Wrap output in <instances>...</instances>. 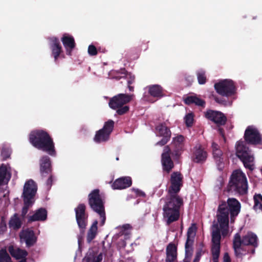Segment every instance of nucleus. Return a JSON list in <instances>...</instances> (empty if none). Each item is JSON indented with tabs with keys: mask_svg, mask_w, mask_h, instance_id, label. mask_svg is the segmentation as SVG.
Segmentation results:
<instances>
[{
	"mask_svg": "<svg viewBox=\"0 0 262 262\" xmlns=\"http://www.w3.org/2000/svg\"><path fill=\"white\" fill-rule=\"evenodd\" d=\"M228 206L225 203L220 205L218 210L217 224H214L212 227V254L213 262H218V258L220 252V231L223 236L228 234L229 223V211H230L231 220L237 215L241 209V204L235 199H229L228 200Z\"/></svg>",
	"mask_w": 262,
	"mask_h": 262,
	"instance_id": "f257e3e1",
	"label": "nucleus"
},
{
	"mask_svg": "<svg viewBox=\"0 0 262 262\" xmlns=\"http://www.w3.org/2000/svg\"><path fill=\"white\" fill-rule=\"evenodd\" d=\"M170 184L163 208L164 217L166 219L168 224L178 220L180 208L183 204V200L177 194L182 186V176L180 172L171 174Z\"/></svg>",
	"mask_w": 262,
	"mask_h": 262,
	"instance_id": "f03ea898",
	"label": "nucleus"
},
{
	"mask_svg": "<svg viewBox=\"0 0 262 262\" xmlns=\"http://www.w3.org/2000/svg\"><path fill=\"white\" fill-rule=\"evenodd\" d=\"M29 141L37 149L46 151L51 156L56 155L53 141L46 131L35 130L31 132Z\"/></svg>",
	"mask_w": 262,
	"mask_h": 262,
	"instance_id": "7ed1b4c3",
	"label": "nucleus"
},
{
	"mask_svg": "<svg viewBox=\"0 0 262 262\" xmlns=\"http://www.w3.org/2000/svg\"><path fill=\"white\" fill-rule=\"evenodd\" d=\"M247 190L248 183L245 174L241 170L233 171L229 182L228 190L244 194Z\"/></svg>",
	"mask_w": 262,
	"mask_h": 262,
	"instance_id": "20e7f679",
	"label": "nucleus"
},
{
	"mask_svg": "<svg viewBox=\"0 0 262 262\" xmlns=\"http://www.w3.org/2000/svg\"><path fill=\"white\" fill-rule=\"evenodd\" d=\"M37 186L32 180L26 182L24 186L23 196L24 198V207L23 208L22 214L25 215L28 208L34 203V197L37 192Z\"/></svg>",
	"mask_w": 262,
	"mask_h": 262,
	"instance_id": "39448f33",
	"label": "nucleus"
},
{
	"mask_svg": "<svg viewBox=\"0 0 262 262\" xmlns=\"http://www.w3.org/2000/svg\"><path fill=\"white\" fill-rule=\"evenodd\" d=\"M236 155L247 168L252 170L254 168V158L253 154L246 146L244 141H238L235 145Z\"/></svg>",
	"mask_w": 262,
	"mask_h": 262,
	"instance_id": "423d86ee",
	"label": "nucleus"
},
{
	"mask_svg": "<svg viewBox=\"0 0 262 262\" xmlns=\"http://www.w3.org/2000/svg\"><path fill=\"white\" fill-rule=\"evenodd\" d=\"M89 203L92 209L100 216V226H103L105 222L104 203L98 189L94 190L89 195Z\"/></svg>",
	"mask_w": 262,
	"mask_h": 262,
	"instance_id": "0eeeda50",
	"label": "nucleus"
},
{
	"mask_svg": "<svg viewBox=\"0 0 262 262\" xmlns=\"http://www.w3.org/2000/svg\"><path fill=\"white\" fill-rule=\"evenodd\" d=\"M214 89L219 94L227 97L233 96L236 91L235 83L231 79L219 80L214 84Z\"/></svg>",
	"mask_w": 262,
	"mask_h": 262,
	"instance_id": "6e6552de",
	"label": "nucleus"
},
{
	"mask_svg": "<svg viewBox=\"0 0 262 262\" xmlns=\"http://www.w3.org/2000/svg\"><path fill=\"white\" fill-rule=\"evenodd\" d=\"M132 100V96L120 94L112 98L109 102L111 108L116 110L117 113L119 115H122L129 110V107L127 105L123 106Z\"/></svg>",
	"mask_w": 262,
	"mask_h": 262,
	"instance_id": "1a4fd4ad",
	"label": "nucleus"
},
{
	"mask_svg": "<svg viewBox=\"0 0 262 262\" xmlns=\"http://www.w3.org/2000/svg\"><path fill=\"white\" fill-rule=\"evenodd\" d=\"M251 245L256 246L257 245V236L252 233H248L247 235L243 237L242 241L239 234L237 233L234 236L233 240V247L235 253L237 256L239 254L241 246L242 245Z\"/></svg>",
	"mask_w": 262,
	"mask_h": 262,
	"instance_id": "9d476101",
	"label": "nucleus"
},
{
	"mask_svg": "<svg viewBox=\"0 0 262 262\" xmlns=\"http://www.w3.org/2000/svg\"><path fill=\"white\" fill-rule=\"evenodd\" d=\"M113 127L114 122L112 120L105 122L103 128L96 132L94 141L97 143H101L108 140Z\"/></svg>",
	"mask_w": 262,
	"mask_h": 262,
	"instance_id": "9b49d317",
	"label": "nucleus"
},
{
	"mask_svg": "<svg viewBox=\"0 0 262 262\" xmlns=\"http://www.w3.org/2000/svg\"><path fill=\"white\" fill-rule=\"evenodd\" d=\"M166 124V122L161 123L157 125L156 127L157 136L162 137V140L156 143L157 145L163 146L165 145L170 138L171 132Z\"/></svg>",
	"mask_w": 262,
	"mask_h": 262,
	"instance_id": "f8f14e48",
	"label": "nucleus"
},
{
	"mask_svg": "<svg viewBox=\"0 0 262 262\" xmlns=\"http://www.w3.org/2000/svg\"><path fill=\"white\" fill-rule=\"evenodd\" d=\"M245 138L247 142L253 144H260L261 141L258 130L253 126H249L247 128L245 133Z\"/></svg>",
	"mask_w": 262,
	"mask_h": 262,
	"instance_id": "ddd939ff",
	"label": "nucleus"
},
{
	"mask_svg": "<svg viewBox=\"0 0 262 262\" xmlns=\"http://www.w3.org/2000/svg\"><path fill=\"white\" fill-rule=\"evenodd\" d=\"M205 117L219 125L224 124L226 121L224 115L218 111L209 110L206 112Z\"/></svg>",
	"mask_w": 262,
	"mask_h": 262,
	"instance_id": "4468645a",
	"label": "nucleus"
},
{
	"mask_svg": "<svg viewBox=\"0 0 262 262\" xmlns=\"http://www.w3.org/2000/svg\"><path fill=\"white\" fill-rule=\"evenodd\" d=\"M85 207L83 204H80L75 209L76 220L80 228L83 229L86 225L87 216L85 213Z\"/></svg>",
	"mask_w": 262,
	"mask_h": 262,
	"instance_id": "2eb2a0df",
	"label": "nucleus"
},
{
	"mask_svg": "<svg viewBox=\"0 0 262 262\" xmlns=\"http://www.w3.org/2000/svg\"><path fill=\"white\" fill-rule=\"evenodd\" d=\"M170 149L168 146H166L162 155V164L163 169L168 172L173 168V164L170 157Z\"/></svg>",
	"mask_w": 262,
	"mask_h": 262,
	"instance_id": "dca6fc26",
	"label": "nucleus"
},
{
	"mask_svg": "<svg viewBox=\"0 0 262 262\" xmlns=\"http://www.w3.org/2000/svg\"><path fill=\"white\" fill-rule=\"evenodd\" d=\"M213 158L215 161L217 168L221 170L224 167V160L222 157V152L219 149L217 144L213 142L212 144Z\"/></svg>",
	"mask_w": 262,
	"mask_h": 262,
	"instance_id": "f3484780",
	"label": "nucleus"
},
{
	"mask_svg": "<svg viewBox=\"0 0 262 262\" xmlns=\"http://www.w3.org/2000/svg\"><path fill=\"white\" fill-rule=\"evenodd\" d=\"M206 151L200 145H196L193 150V161L196 163L204 162L207 158Z\"/></svg>",
	"mask_w": 262,
	"mask_h": 262,
	"instance_id": "a211bd4d",
	"label": "nucleus"
},
{
	"mask_svg": "<svg viewBox=\"0 0 262 262\" xmlns=\"http://www.w3.org/2000/svg\"><path fill=\"white\" fill-rule=\"evenodd\" d=\"M61 40L66 49L67 54L71 55L72 52L75 47L73 37L68 34H64L61 38Z\"/></svg>",
	"mask_w": 262,
	"mask_h": 262,
	"instance_id": "6ab92c4d",
	"label": "nucleus"
},
{
	"mask_svg": "<svg viewBox=\"0 0 262 262\" xmlns=\"http://www.w3.org/2000/svg\"><path fill=\"white\" fill-rule=\"evenodd\" d=\"M20 238L21 242L26 243L27 246L33 245L36 241V237L34 232L31 229L24 230L20 234Z\"/></svg>",
	"mask_w": 262,
	"mask_h": 262,
	"instance_id": "aec40b11",
	"label": "nucleus"
},
{
	"mask_svg": "<svg viewBox=\"0 0 262 262\" xmlns=\"http://www.w3.org/2000/svg\"><path fill=\"white\" fill-rule=\"evenodd\" d=\"M40 171L42 177L50 174L52 169L50 158L48 156H43L40 160Z\"/></svg>",
	"mask_w": 262,
	"mask_h": 262,
	"instance_id": "412c9836",
	"label": "nucleus"
},
{
	"mask_svg": "<svg viewBox=\"0 0 262 262\" xmlns=\"http://www.w3.org/2000/svg\"><path fill=\"white\" fill-rule=\"evenodd\" d=\"M50 46L52 55L56 61L62 51V47L58 38L55 37H51L50 39Z\"/></svg>",
	"mask_w": 262,
	"mask_h": 262,
	"instance_id": "4be33fe9",
	"label": "nucleus"
},
{
	"mask_svg": "<svg viewBox=\"0 0 262 262\" xmlns=\"http://www.w3.org/2000/svg\"><path fill=\"white\" fill-rule=\"evenodd\" d=\"M132 185V179L129 177H122L117 179L112 184L113 189H123Z\"/></svg>",
	"mask_w": 262,
	"mask_h": 262,
	"instance_id": "5701e85b",
	"label": "nucleus"
},
{
	"mask_svg": "<svg viewBox=\"0 0 262 262\" xmlns=\"http://www.w3.org/2000/svg\"><path fill=\"white\" fill-rule=\"evenodd\" d=\"M10 167L8 165L2 164L0 166V185L6 184L11 178Z\"/></svg>",
	"mask_w": 262,
	"mask_h": 262,
	"instance_id": "b1692460",
	"label": "nucleus"
},
{
	"mask_svg": "<svg viewBox=\"0 0 262 262\" xmlns=\"http://www.w3.org/2000/svg\"><path fill=\"white\" fill-rule=\"evenodd\" d=\"M177 248L174 244H169L166 248V262H175L177 260Z\"/></svg>",
	"mask_w": 262,
	"mask_h": 262,
	"instance_id": "393cba45",
	"label": "nucleus"
},
{
	"mask_svg": "<svg viewBox=\"0 0 262 262\" xmlns=\"http://www.w3.org/2000/svg\"><path fill=\"white\" fill-rule=\"evenodd\" d=\"M8 250L11 255L16 259H21L25 258L27 255V252L24 250L13 247L9 246Z\"/></svg>",
	"mask_w": 262,
	"mask_h": 262,
	"instance_id": "a878e982",
	"label": "nucleus"
},
{
	"mask_svg": "<svg viewBox=\"0 0 262 262\" xmlns=\"http://www.w3.org/2000/svg\"><path fill=\"white\" fill-rule=\"evenodd\" d=\"M196 227L192 225L190 227L187 231V239L185 244L186 252H188L189 248L192 244L193 239L195 235Z\"/></svg>",
	"mask_w": 262,
	"mask_h": 262,
	"instance_id": "bb28decb",
	"label": "nucleus"
},
{
	"mask_svg": "<svg viewBox=\"0 0 262 262\" xmlns=\"http://www.w3.org/2000/svg\"><path fill=\"white\" fill-rule=\"evenodd\" d=\"M47 212L46 209L40 208L37 210L35 213L30 217L31 221H45L47 219Z\"/></svg>",
	"mask_w": 262,
	"mask_h": 262,
	"instance_id": "cd10ccee",
	"label": "nucleus"
},
{
	"mask_svg": "<svg viewBox=\"0 0 262 262\" xmlns=\"http://www.w3.org/2000/svg\"><path fill=\"white\" fill-rule=\"evenodd\" d=\"M184 102L187 104H195L196 105L204 107L205 102V101L198 97L195 95L190 96L187 97L185 99Z\"/></svg>",
	"mask_w": 262,
	"mask_h": 262,
	"instance_id": "c85d7f7f",
	"label": "nucleus"
},
{
	"mask_svg": "<svg viewBox=\"0 0 262 262\" xmlns=\"http://www.w3.org/2000/svg\"><path fill=\"white\" fill-rule=\"evenodd\" d=\"M148 93L154 97H161L163 96V90L159 85H152L147 87Z\"/></svg>",
	"mask_w": 262,
	"mask_h": 262,
	"instance_id": "c756f323",
	"label": "nucleus"
},
{
	"mask_svg": "<svg viewBox=\"0 0 262 262\" xmlns=\"http://www.w3.org/2000/svg\"><path fill=\"white\" fill-rule=\"evenodd\" d=\"M103 257L102 253L95 255L89 252L83 259L82 262H101Z\"/></svg>",
	"mask_w": 262,
	"mask_h": 262,
	"instance_id": "7c9ffc66",
	"label": "nucleus"
},
{
	"mask_svg": "<svg viewBox=\"0 0 262 262\" xmlns=\"http://www.w3.org/2000/svg\"><path fill=\"white\" fill-rule=\"evenodd\" d=\"M97 224V221L95 220L94 221L88 231L87 234V241L89 243H90L97 235L98 230Z\"/></svg>",
	"mask_w": 262,
	"mask_h": 262,
	"instance_id": "2f4dec72",
	"label": "nucleus"
},
{
	"mask_svg": "<svg viewBox=\"0 0 262 262\" xmlns=\"http://www.w3.org/2000/svg\"><path fill=\"white\" fill-rule=\"evenodd\" d=\"M185 141L184 136L181 135H178L172 138V145L176 147L177 150H181Z\"/></svg>",
	"mask_w": 262,
	"mask_h": 262,
	"instance_id": "473e14b6",
	"label": "nucleus"
},
{
	"mask_svg": "<svg viewBox=\"0 0 262 262\" xmlns=\"http://www.w3.org/2000/svg\"><path fill=\"white\" fill-rule=\"evenodd\" d=\"M122 74H123L124 76H122L120 77H117L116 78L120 79L123 77H125L127 81V84H128V87L129 90V91H132L133 90V88L131 86H130V84H131L135 80V76L133 75L132 74L130 73H126L125 70H122Z\"/></svg>",
	"mask_w": 262,
	"mask_h": 262,
	"instance_id": "72a5a7b5",
	"label": "nucleus"
},
{
	"mask_svg": "<svg viewBox=\"0 0 262 262\" xmlns=\"http://www.w3.org/2000/svg\"><path fill=\"white\" fill-rule=\"evenodd\" d=\"M9 225L10 228L13 229H16L20 228L21 226V222L16 214H15L11 218Z\"/></svg>",
	"mask_w": 262,
	"mask_h": 262,
	"instance_id": "f704fd0d",
	"label": "nucleus"
},
{
	"mask_svg": "<svg viewBox=\"0 0 262 262\" xmlns=\"http://www.w3.org/2000/svg\"><path fill=\"white\" fill-rule=\"evenodd\" d=\"M254 209L256 211H262V195L261 194H256L254 196Z\"/></svg>",
	"mask_w": 262,
	"mask_h": 262,
	"instance_id": "c9c22d12",
	"label": "nucleus"
},
{
	"mask_svg": "<svg viewBox=\"0 0 262 262\" xmlns=\"http://www.w3.org/2000/svg\"><path fill=\"white\" fill-rule=\"evenodd\" d=\"M11 149L7 145L4 144L2 147L1 157L4 160L10 158Z\"/></svg>",
	"mask_w": 262,
	"mask_h": 262,
	"instance_id": "e433bc0d",
	"label": "nucleus"
},
{
	"mask_svg": "<svg viewBox=\"0 0 262 262\" xmlns=\"http://www.w3.org/2000/svg\"><path fill=\"white\" fill-rule=\"evenodd\" d=\"M0 262H11V258L5 249L0 251Z\"/></svg>",
	"mask_w": 262,
	"mask_h": 262,
	"instance_id": "4c0bfd02",
	"label": "nucleus"
},
{
	"mask_svg": "<svg viewBox=\"0 0 262 262\" xmlns=\"http://www.w3.org/2000/svg\"><path fill=\"white\" fill-rule=\"evenodd\" d=\"M184 121L187 126H191L194 121V115L192 113H189L184 117Z\"/></svg>",
	"mask_w": 262,
	"mask_h": 262,
	"instance_id": "58836bf2",
	"label": "nucleus"
},
{
	"mask_svg": "<svg viewBox=\"0 0 262 262\" xmlns=\"http://www.w3.org/2000/svg\"><path fill=\"white\" fill-rule=\"evenodd\" d=\"M197 76L198 82L200 84H203L206 82V76L205 72L203 70H200L198 71Z\"/></svg>",
	"mask_w": 262,
	"mask_h": 262,
	"instance_id": "ea45409f",
	"label": "nucleus"
},
{
	"mask_svg": "<svg viewBox=\"0 0 262 262\" xmlns=\"http://www.w3.org/2000/svg\"><path fill=\"white\" fill-rule=\"evenodd\" d=\"M130 226L129 225H124L122 227V230L121 231V235H125L129 234V231H130Z\"/></svg>",
	"mask_w": 262,
	"mask_h": 262,
	"instance_id": "a19ab883",
	"label": "nucleus"
},
{
	"mask_svg": "<svg viewBox=\"0 0 262 262\" xmlns=\"http://www.w3.org/2000/svg\"><path fill=\"white\" fill-rule=\"evenodd\" d=\"M88 53L90 55H96L97 54L96 47L93 45H90L88 48Z\"/></svg>",
	"mask_w": 262,
	"mask_h": 262,
	"instance_id": "79ce46f5",
	"label": "nucleus"
},
{
	"mask_svg": "<svg viewBox=\"0 0 262 262\" xmlns=\"http://www.w3.org/2000/svg\"><path fill=\"white\" fill-rule=\"evenodd\" d=\"M132 190L135 192L137 195L139 196H144L145 194L143 192L141 191L138 189L133 188Z\"/></svg>",
	"mask_w": 262,
	"mask_h": 262,
	"instance_id": "37998d69",
	"label": "nucleus"
},
{
	"mask_svg": "<svg viewBox=\"0 0 262 262\" xmlns=\"http://www.w3.org/2000/svg\"><path fill=\"white\" fill-rule=\"evenodd\" d=\"M53 181V177L51 175H50L49 178H48L46 183L47 185L49 187H50L52 185V183Z\"/></svg>",
	"mask_w": 262,
	"mask_h": 262,
	"instance_id": "c03bdc74",
	"label": "nucleus"
},
{
	"mask_svg": "<svg viewBox=\"0 0 262 262\" xmlns=\"http://www.w3.org/2000/svg\"><path fill=\"white\" fill-rule=\"evenodd\" d=\"M224 262H230V259L228 253H225L224 256Z\"/></svg>",
	"mask_w": 262,
	"mask_h": 262,
	"instance_id": "a18cd8bd",
	"label": "nucleus"
},
{
	"mask_svg": "<svg viewBox=\"0 0 262 262\" xmlns=\"http://www.w3.org/2000/svg\"><path fill=\"white\" fill-rule=\"evenodd\" d=\"M1 224H2V228H4V230H5L6 228V222L4 221L3 219H2Z\"/></svg>",
	"mask_w": 262,
	"mask_h": 262,
	"instance_id": "49530a36",
	"label": "nucleus"
},
{
	"mask_svg": "<svg viewBox=\"0 0 262 262\" xmlns=\"http://www.w3.org/2000/svg\"><path fill=\"white\" fill-rule=\"evenodd\" d=\"M199 258H200V255H199L198 254H197L196 256V258H195V259L194 260V261L193 262H198L199 260Z\"/></svg>",
	"mask_w": 262,
	"mask_h": 262,
	"instance_id": "de8ad7c7",
	"label": "nucleus"
},
{
	"mask_svg": "<svg viewBox=\"0 0 262 262\" xmlns=\"http://www.w3.org/2000/svg\"><path fill=\"white\" fill-rule=\"evenodd\" d=\"M219 130H220V134H221L222 135V136H223V139H224V141H225V137H224V135H223V133H222V130H221V129H219Z\"/></svg>",
	"mask_w": 262,
	"mask_h": 262,
	"instance_id": "09e8293b",
	"label": "nucleus"
},
{
	"mask_svg": "<svg viewBox=\"0 0 262 262\" xmlns=\"http://www.w3.org/2000/svg\"><path fill=\"white\" fill-rule=\"evenodd\" d=\"M21 260L20 261H19V262H26V259H25V258H21Z\"/></svg>",
	"mask_w": 262,
	"mask_h": 262,
	"instance_id": "8fccbe9b",
	"label": "nucleus"
},
{
	"mask_svg": "<svg viewBox=\"0 0 262 262\" xmlns=\"http://www.w3.org/2000/svg\"><path fill=\"white\" fill-rule=\"evenodd\" d=\"M80 242H81V238L79 237H78V243H79V244H80Z\"/></svg>",
	"mask_w": 262,
	"mask_h": 262,
	"instance_id": "3c124183",
	"label": "nucleus"
},
{
	"mask_svg": "<svg viewBox=\"0 0 262 262\" xmlns=\"http://www.w3.org/2000/svg\"><path fill=\"white\" fill-rule=\"evenodd\" d=\"M184 262H189V261H187V260L185 259V260H184Z\"/></svg>",
	"mask_w": 262,
	"mask_h": 262,
	"instance_id": "603ef678",
	"label": "nucleus"
}]
</instances>
